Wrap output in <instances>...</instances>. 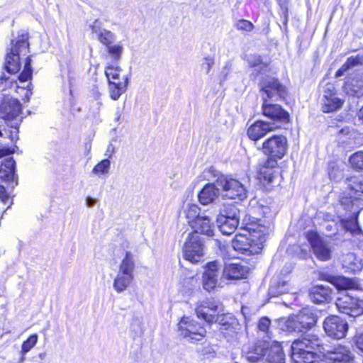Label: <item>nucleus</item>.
I'll return each mask as SVG.
<instances>
[{
	"label": "nucleus",
	"instance_id": "54",
	"mask_svg": "<svg viewBox=\"0 0 363 363\" xmlns=\"http://www.w3.org/2000/svg\"><path fill=\"white\" fill-rule=\"evenodd\" d=\"M90 29L91 33H95L96 35H98L100 32L105 30L102 28V22L99 19H96L93 22V23L90 26Z\"/></svg>",
	"mask_w": 363,
	"mask_h": 363
},
{
	"label": "nucleus",
	"instance_id": "33",
	"mask_svg": "<svg viewBox=\"0 0 363 363\" xmlns=\"http://www.w3.org/2000/svg\"><path fill=\"white\" fill-rule=\"evenodd\" d=\"M334 284L339 291L349 289H357L358 283L355 279H350L345 277H338L334 279Z\"/></svg>",
	"mask_w": 363,
	"mask_h": 363
},
{
	"label": "nucleus",
	"instance_id": "25",
	"mask_svg": "<svg viewBox=\"0 0 363 363\" xmlns=\"http://www.w3.org/2000/svg\"><path fill=\"white\" fill-rule=\"evenodd\" d=\"M216 183H208L200 191L199 199L201 204L207 205L213 202L219 195V189Z\"/></svg>",
	"mask_w": 363,
	"mask_h": 363
},
{
	"label": "nucleus",
	"instance_id": "34",
	"mask_svg": "<svg viewBox=\"0 0 363 363\" xmlns=\"http://www.w3.org/2000/svg\"><path fill=\"white\" fill-rule=\"evenodd\" d=\"M135 264L133 255L130 252H125L124 258L122 259L118 272L128 275H133Z\"/></svg>",
	"mask_w": 363,
	"mask_h": 363
},
{
	"label": "nucleus",
	"instance_id": "9",
	"mask_svg": "<svg viewBox=\"0 0 363 363\" xmlns=\"http://www.w3.org/2000/svg\"><path fill=\"white\" fill-rule=\"evenodd\" d=\"M222 264L218 261H212L206 264L202 277L203 287L207 291L213 290L216 286H221L224 279H221Z\"/></svg>",
	"mask_w": 363,
	"mask_h": 363
},
{
	"label": "nucleus",
	"instance_id": "39",
	"mask_svg": "<svg viewBox=\"0 0 363 363\" xmlns=\"http://www.w3.org/2000/svg\"><path fill=\"white\" fill-rule=\"evenodd\" d=\"M342 223L346 230L352 233H358L361 231L357 221V216L352 214L350 218L342 220Z\"/></svg>",
	"mask_w": 363,
	"mask_h": 363
},
{
	"label": "nucleus",
	"instance_id": "58",
	"mask_svg": "<svg viewBox=\"0 0 363 363\" xmlns=\"http://www.w3.org/2000/svg\"><path fill=\"white\" fill-rule=\"evenodd\" d=\"M9 200V197L6 194V189L3 186H0V201L6 203Z\"/></svg>",
	"mask_w": 363,
	"mask_h": 363
},
{
	"label": "nucleus",
	"instance_id": "21",
	"mask_svg": "<svg viewBox=\"0 0 363 363\" xmlns=\"http://www.w3.org/2000/svg\"><path fill=\"white\" fill-rule=\"evenodd\" d=\"M0 178L11 183L13 186L17 184L16 162L13 158H7L1 163L0 167Z\"/></svg>",
	"mask_w": 363,
	"mask_h": 363
},
{
	"label": "nucleus",
	"instance_id": "29",
	"mask_svg": "<svg viewBox=\"0 0 363 363\" xmlns=\"http://www.w3.org/2000/svg\"><path fill=\"white\" fill-rule=\"evenodd\" d=\"M339 202L347 211L352 214L358 216L359 213V207L357 204V198L353 199L350 194L342 193L339 196Z\"/></svg>",
	"mask_w": 363,
	"mask_h": 363
},
{
	"label": "nucleus",
	"instance_id": "35",
	"mask_svg": "<svg viewBox=\"0 0 363 363\" xmlns=\"http://www.w3.org/2000/svg\"><path fill=\"white\" fill-rule=\"evenodd\" d=\"M343 104V100L337 95L323 99L322 110L325 113L333 112L340 108Z\"/></svg>",
	"mask_w": 363,
	"mask_h": 363
},
{
	"label": "nucleus",
	"instance_id": "26",
	"mask_svg": "<svg viewBox=\"0 0 363 363\" xmlns=\"http://www.w3.org/2000/svg\"><path fill=\"white\" fill-rule=\"evenodd\" d=\"M331 292L328 286L318 285L310 290V297L313 302L321 303L330 299Z\"/></svg>",
	"mask_w": 363,
	"mask_h": 363
},
{
	"label": "nucleus",
	"instance_id": "51",
	"mask_svg": "<svg viewBox=\"0 0 363 363\" xmlns=\"http://www.w3.org/2000/svg\"><path fill=\"white\" fill-rule=\"evenodd\" d=\"M323 99L337 95L335 85L331 83H328V84H325V86L323 88Z\"/></svg>",
	"mask_w": 363,
	"mask_h": 363
},
{
	"label": "nucleus",
	"instance_id": "19",
	"mask_svg": "<svg viewBox=\"0 0 363 363\" xmlns=\"http://www.w3.org/2000/svg\"><path fill=\"white\" fill-rule=\"evenodd\" d=\"M231 246L235 251L242 254L251 255L257 252L253 240L247 235H236L232 240Z\"/></svg>",
	"mask_w": 363,
	"mask_h": 363
},
{
	"label": "nucleus",
	"instance_id": "55",
	"mask_svg": "<svg viewBox=\"0 0 363 363\" xmlns=\"http://www.w3.org/2000/svg\"><path fill=\"white\" fill-rule=\"evenodd\" d=\"M125 111V103L122 106H118L116 107L115 111V121L118 123H121L122 121V116Z\"/></svg>",
	"mask_w": 363,
	"mask_h": 363
},
{
	"label": "nucleus",
	"instance_id": "10",
	"mask_svg": "<svg viewBox=\"0 0 363 363\" xmlns=\"http://www.w3.org/2000/svg\"><path fill=\"white\" fill-rule=\"evenodd\" d=\"M184 257L191 263H197L203 256V243L200 235L189 234L184 246Z\"/></svg>",
	"mask_w": 363,
	"mask_h": 363
},
{
	"label": "nucleus",
	"instance_id": "16",
	"mask_svg": "<svg viewBox=\"0 0 363 363\" xmlns=\"http://www.w3.org/2000/svg\"><path fill=\"white\" fill-rule=\"evenodd\" d=\"M269 346V343L267 340H259L247 347L243 353L247 361L256 363L261 359H264Z\"/></svg>",
	"mask_w": 363,
	"mask_h": 363
},
{
	"label": "nucleus",
	"instance_id": "22",
	"mask_svg": "<svg viewBox=\"0 0 363 363\" xmlns=\"http://www.w3.org/2000/svg\"><path fill=\"white\" fill-rule=\"evenodd\" d=\"M194 233L192 234H203L208 237L213 235L214 224L212 220L208 216H202L197 218L192 224Z\"/></svg>",
	"mask_w": 363,
	"mask_h": 363
},
{
	"label": "nucleus",
	"instance_id": "4",
	"mask_svg": "<svg viewBox=\"0 0 363 363\" xmlns=\"http://www.w3.org/2000/svg\"><path fill=\"white\" fill-rule=\"evenodd\" d=\"M28 34L22 31L17 39L12 40L11 52L6 57L5 68L9 74H16L21 68L20 55H26L28 49Z\"/></svg>",
	"mask_w": 363,
	"mask_h": 363
},
{
	"label": "nucleus",
	"instance_id": "2",
	"mask_svg": "<svg viewBox=\"0 0 363 363\" xmlns=\"http://www.w3.org/2000/svg\"><path fill=\"white\" fill-rule=\"evenodd\" d=\"M291 359L294 363H320V356L323 355L324 344L314 333H305L293 341Z\"/></svg>",
	"mask_w": 363,
	"mask_h": 363
},
{
	"label": "nucleus",
	"instance_id": "13",
	"mask_svg": "<svg viewBox=\"0 0 363 363\" xmlns=\"http://www.w3.org/2000/svg\"><path fill=\"white\" fill-rule=\"evenodd\" d=\"M180 335L189 340H201L205 337L206 331L205 328L195 320L189 318H183L179 323Z\"/></svg>",
	"mask_w": 363,
	"mask_h": 363
},
{
	"label": "nucleus",
	"instance_id": "32",
	"mask_svg": "<svg viewBox=\"0 0 363 363\" xmlns=\"http://www.w3.org/2000/svg\"><path fill=\"white\" fill-rule=\"evenodd\" d=\"M359 65H363V53L348 57L346 62L337 71L336 76H342L349 69Z\"/></svg>",
	"mask_w": 363,
	"mask_h": 363
},
{
	"label": "nucleus",
	"instance_id": "6",
	"mask_svg": "<svg viewBox=\"0 0 363 363\" xmlns=\"http://www.w3.org/2000/svg\"><path fill=\"white\" fill-rule=\"evenodd\" d=\"M335 305L340 313L350 316L357 317L363 314V301L348 291H338Z\"/></svg>",
	"mask_w": 363,
	"mask_h": 363
},
{
	"label": "nucleus",
	"instance_id": "47",
	"mask_svg": "<svg viewBox=\"0 0 363 363\" xmlns=\"http://www.w3.org/2000/svg\"><path fill=\"white\" fill-rule=\"evenodd\" d=\"M349 186L354 196H360L359 193L363 194V180H351Z\"/></svg>",
	"mask_w": 363,
	"mask_h": 363
},
{
	"label": "nucleus",
	"instance_id": "30",
	"mask_svg": "<svg viewBox=\"0 0 363 363\" xmlns=\"http://www.w3.org/2000/svg\"><path fill=\"white\" fill-rule=\"evenodd\" d=\"M134 279V275H128L121 272L117 273L113 287L118 293H122L128 289Z\"/></svg>",
	"mask_w": 363,
	"mask_h": 363
},
{
	"label": "nucleus",
	"instance_id": "43",
	"mask_svg": "<svg viewBox=\"0 0 363 363\" xmlns=\"http://www.w3.org/2000/svg\"><path fill=\"white\" fill-rule=\"evenodd\" d=\"M107 52L116 62H118L121 58L123 47L120 44H111L107 47Z\"/></svg>",
	"mask_w": 363,
	"mask_h": 363
},
{
	"label": "nucleus",
	"instance_id": "23",
	"mask_svg": "<svg viewBox=\"0 0 363 363\" xmlns=\"http://www.w3.org/2000/svg\"><path fill=\"white\" fill-rule=\"evenodd\" d=\"M342 267L346 271L357 272L363 268V259L357 257L353 252H348L342 255L340 258Z\"/></svg>",
	"mask_w": 363,
	"mask_h": 363
},
{
	"label": "nucleus",
	"instance_id": "46",
	"mask_svg": "<svg viewBox=\"0 0 363 363\" xmlns=\"http://www.w3.org/2000/svg\"><path fill=\"white\" fill-rule=\"evenodd\" d=\"M350 162L353 168L363 169V152H357L350 156Z\"/></svg>",
	"mask_w": 363,
	"mask_h": 363
},
{
	"label": "nucleus",
	"instance_id": "36",
	"mask_svg": "<svg viewBox=\"0 0 363 363\" xmlns=\"http://www.w3.org/2000/svg\"><path fill=\"white\" fill-rule=\"evenodd\" d=\"M240 210L235 204L228 203L223 206L218 216H223L226 219H235L238 222L240 220Z\"/></svg>",
	"mask_w": 363,
	"mask_h": 363
},
{
	"label": "nucleus",
	"instance_id": "11",
	"mask_svg": "<svg viewBox=\"0 0 363 363\" xmlns=\"http://www.w3.org/2000/svg\"><path fill=\"white\" fill-rule=\"evenodd\" d=\"M323 329L328 336L340 340L346 336L348 324L345 320L339 316L330 315L323 322Z\"/></svg>",
	"mask_w": 363,
	"mask_h": 363
},
{
	"label": "nucleus",
	"instance_id": "53",
	"mask_svg": "<svg viewBox=\"0 0 363 363\" xmlns=\"http://www.w3.org/2000/svg\"><path fill=\"white\" fill-rule=\"evenodd\" d=\"M214 64V60L213 57H207L203 59L201 64V67L206 74H208Z\"/></svg>",
	"mask_w": 363,
	"mask_h": 363
},
{
	"label": "nucleus",
	"instance_id": "28",
	"mask_svg": "<svg viewBox=\"0 0 363 363\" xmlns=\"http://www.w3.org/2000/svg\"><path fill=\"white\" fill-rule=\"evenodd\" d=\"M248 62L251 67L254 69L251 73V79L256 80L258 75L265 74L269 72L268 65L262 62L260 56H251L248 58Z\"/></svg>",
	"mask_w": 363,
	"mask_h": 363
},
{
	"label": "nucleus",
	"instance_id": "63",
	"mask_svg": "<svg viewBox=\"0 0 363 363\" xmlns=\"http://www.w3.org/2000/svg\"><path fill=\"white\" fill-rule=\"evenodd\" d=\"M357 115H358L359 120H361L363 123V106L359 109Z\"/></svg>",
	"mask_w": 363,
	"mask_h": 363
},
{
	"label": "nucleus",
	"instance_id": "42",
	"mask_svg": "<svg viewBox=\"0 0 363 363\" xmlns=\"http://www.w3.org/2000/svg\"><path fill=\"white\" fill-rule=\"evenodd\" d=\"M115 38V34L106 29L104 31L100 32L97 35L98 40L103 45H106V48L113 43Z\"/></svg>",
	"mask_w": 363,
	"mask_h": 363
},
{
	"label": "nucleus",
	"instance_id": "44",
	"mask_svg": "<svg viewBox=\"0 0 363 363\" xmlns=\"http://www.w3.org/2000/svg\"><path fill=\"white\" fill-rule=\"evenodd\" d=\"M31 59L27 57L23 72L18 76V79L21 82H26L32 77Z\"/></svg>",
	"mask_w": 363,
	"mask_h": 363
},
{
	"label": "nucleus",
	"instance_id": "1",
	"mask_svg": "<svg viewBox=\"0 0 363 363\" xmlns=\"http://www.w3.org/2000/svg\"><path fill=\"white\" fill-rule=\"evenodd\" d=\"M261 91L262 92L263 114L274 121H287L289 113L278 104H267V99L284 98L286 95V89L278 79L266 77L260 82Z\"/></svg>",
	"mask_w": 363,
	"mask_h": 363
},
{
	"label": "nucleus",
	"instance_id": "18",
	"mask_svg": "<svg viewBox=\"0 0 363 363\" xmlns=\"http://www.w3.org/2000/svg\"><path fill=\"white\" fill-rule=\"evenodd\" d=\"M21 111L19 101L13 98H4L0 105V116L5 120H11L17 117Z\"/></svg>",
	"mask_w": 363,
	"mask_h": 363
},
{
	"label": "nucleus",
	"instance_id": "15",
	"mask_svg": "<svg viewBox=\"0 0 363 363\" xmlns=\"http://www.w3.org/2000/svg\"><path fill=\"white\" fill-rule=\"evenodd\" d=\"M223 312V305L216 301H207L199 306L196 313L198 318L203 319L207 323H213L217 315Z\"/></svg>",
	"mask_w": 363,
	"mask_h": 363
},
{
	"label": "nucleus",
	"instance_id": "45",
	"mask_svg": "<svg viewBox=\"0 0 363 363\" xmlns=\"http://www.w3.org/2000/svg\"><path fill=\"white\" fill-rule=\"evenodd\" d=\"M270 325L271 321L267 317L261 318L257 324L258 331L266 334L267 337L269 339L271 338V332L269 331Z\"/></svg>",
	"mask_w": 363,
	"mask_h": 363
},
{
	"label": "nucleus",
	"instance_id": "62",
	"mask_svg": "<svg viewBox=\"0 0 363 363\" xmlns=\"http://www.w3.org/2000/svg\"><path fill=\"white\" fill-rule=\"evenodd\" d=\"M350 86H352V84H348L347 83L346 84V89L348 90L350 87ZM347 92L349 93V91H347ZM350 94H353V95H356V96H358L359 94V92L358 90H356V89H351L350 92Z\"/></svg>",
	"mask_w": 363,
	"mask_h": 363
},
{
	"label": "nucleus",
	"instance_id": "8",
	"mask_svg": "<svg viewBox=\"0 0 363 363\" xmlns=\"http://www.w3.org/2000/svg\"><path fill=\"white\" fill-rule=\"evenodd\" d=\"M323 357L326 363H355V356L347 347L337 345L330 347L324 345Z\"/></svg>",
	"mask_w": 363,
	"mask_h": 363
},
{
	"label": "nucleus",
	"instance_id": "48",
	"mask_svg": "<svg viewBox=\"0 0 363 363\" xmlns=\"http://www.w3.org/2000/svg\"><path fill=\"white\" fill-rule=\"evenodd\" d=\"M233 318L230 314L225 315L223 313L215 318L214 322H218L220 325L225 327V329L233 323Z\"/></svg>",
	"mask_w": 363,
	"mask_h": 363
},
{
	"label": "nucleus",
	"instance_id": "38",
	"mask_svg": "<svg viewBox=\"0 0 363 363\" xmlns=\"http://www.w3.org/2000/svg\"><path fill=\"white\" fill-rule=\"evenodd\" d=\"M38 335L33 334V335H30L27 339V340L23 342V343L22 344L21 351V357L19 361L21 363H23V361L25 360L26 354L28 353L36 345V343L38 342Z\"/></svg>",
	"mask_w": 363,
	"mask_h": 363
},
{
	"label": "nucleus",
	"instance_id": "52",
	"mask_svg": "<svg viewBox=\"0 0 363 363\" xmlns=\"http://www.w3.org/2000/svg\"><path fill=\"white\" fill-rule=\"evenodd\" d=\"M275 157H269L260 168L277 169V160Z\"/></svg>",
	"mask_w": 363,
	"mask_h": 363
},
{
	"label": "nucleus",
	"instance_id": "12",
	"mask_svg": "<svg viewBox=\"0 0 363 363\" xmlns=\"http://www.w3.org/2000/svg\"><path fill=\"white\" fill-rule=\"evenodd\" d=\"M307 239L311 245L315 257L321 261H328L331 259L333 250L330 244L321 238L316 233L309 232Z\"/></svg>",
	"mask_w": 363,
	"mask_h": 363
},
{
	"label": "nucleus",
	"instance_id": "17",
	"mask_svg": "<svg viewBox=\"0 0 363 363\" xmlns=\"http://www.w3.org/2000/svg\"><path fill=\"white\" fill-rule=\"evenodd\" d=\"M221 279L231 281L245 279L249 273V267L240 264H225L222 267Z\"/></svg>",
	"mask_w": 363,
	"mask_h": 363
},
{
	"label": "nucleus",
	"instance_id": "40",
	"mask_svg": "<svg viewBox=\"0 0 363 363\" xmlns=\"http://www.w3.org/2000/svg\"><path fill=\"white\" fill-rule=\"evenodd\" d=\"M186 216L189 220V223H194V221L201 218L202 216L200 215V208L199 207L194 203H189L187 206L186 209L185 210Z\"/></svg>",
	"mask_w": 363,
	"mask_h": 363
},
{
	"label": "nucleus",
	"instance_id": "31",
	"mask_svg": "<svg viewBox=\"0 0 363 363\" xmlns=\"http://www.w3.org/2000/svg\"><path fill=\"white\" fill-rule=\"evenodd\" d=\"M217 225L220 231L223 235H230L237 229L239 222L235 219H226L223 216L217 217Z\"/></svg>",
	"mask_w": 363,
	"mask_h": 363
},
{
	"label": "nucleus",
	"instance_id": "57",
	"mask_svg": "<svg viewBox=\"0 0 363 363\" xmlns=\"http://www.w3.org/2000/svg\"><path fill=\"white\" fill-rule=\"evenodd\" d=\"M116 152V147L112 143H109L107 146L106 150L105 152V155L108 158H111L113 154Z\"/></svg>",
	"mask_w": 363,
	"mask_h": 363
},
{
	"label": "nucleus",
	"instance_id": "50",
	"mask_svg": "<svg viewBox=\"0 0 363 363\" xmlns=\"http://www.w3.org/2000/svg\"><path fill=\"white\" fill-rule=\"evenodd\" d=\"M13 80L10 76L2 72L0 75V91H4L10 87Z\"/></svg>",
	"mask_w": 363,
	"mask_h": 363
},
{
	"label": "nucleus",
	"instance_id": "49",
	"mask_svg": "<svg viewBox=\"0 0 363 363\" xmlns=\"http://www.w3.org/2000/svg\"><path fill=\"white\" fill-rule=\"evenodd\" d=\"M235 26L238 30H244L247 32H250L254 28V25L250 21L245 19L238 20L235 23Z\"/></svg>",
	"mask_w": 363,
	"mask_h": 363
},
{
	"label": "nucleus",
	"instance_id": "56",
	"mask_svg": "<svg viewBox=\"0 0 363 363\" xmlns=\"http://www.w3.org/2000/svg\"><path fill=\"white\" fill-rule=\"evenodd\" d=\"M279 2V4L283 11L286 19L287 18L288 16V5L290 0H277Z\"/></svg>",
	"mask_w": 363,
	"mask_h": 363
},
{
	"label": "nucleus",
	"instance_id": "64",
	"mask_svg": "<svg viewBox=\"0 0 363 363\" xmlns=\"http://www.w3.org/2000/svg\"><path fill=\"white\" fill-rule=\"evenodd\" d=\"M9 153V150H0V158Z\"/></svg>",
	"mask_w": 363,
	"mask_h": 363
},
{
	"label": "nucleus",
	"instance_id": "59",
	"mask_svg": "<svg viewBox=\"0 0 363 363\" xmlns=\"http://www.w3.org/2000/svg\"><path fill=\"white\" fill-rule=\"evenodd\" d=\"M356 345L359 350L363 351V333L356 337Z\"/></svg>",
	"mask_w": 363,
	"mask_h": 363
},
{
	"label": "nucleus",
	"instance_id": "24",
	"mask_svg": "<svg viewBox=\"0 0 363 363\" xmlns=\"http://www.w3.org/2000/svg\"><path fill=\"white\" fill-rule=\"evenodd\" d=\"M263 363H285V354L279 342H274L269 345Z\"/></svg>",
	"mask_w": 363,
	"mask_h": 363
},
{
	"label": "nucleus",
	"instance_id": "27",
	"mask_svg": "<svg viewBox=\"0 0 363 363\" xmlns=\"http://www.w3.org/2000/svg\"><path fill=\"white\" fill-rule=\"evenodd\" d=\"M259 179L264 184L274 186L280 182V174L278 169L260 168Z\"/></svg>",
	"mask_w": 363,
	"mask_h": 363
},
{
	"label": "nucleus",
	"instance_id": "20",
	"mask_svg": "<svg viewBox=\"0 0 363 363\" xmlns=\"http://www.w3.org/2000/svg\"><path fill=\"white\" fill-rule=\"evenodd\" d=\"M277 128V126L274 123L258 121L249 127L247 135L251 140L256 141Z\"/></svg>",
	"mask_w": 363,
	"mask_h": 363
},
{
	"label": "nucleus",
	"instance_id": "37",
	"mask_svg": "<svg viewBox=\"0 0 363 363\" xmlns=\"http://www.w3.org/2000/svg\"><path fill=\"white\" fill-rule=\"evenodd\" d=\"M289 291V284L284 281L272 283L269 288V295L272 297H277Z\"/></svg>",
	"mask_w": 363,
	"mask_h": 363
},
{
	"label": "nucleus",
	"instance_id": "41",
	"mask_svg": "<svg viewBox=\"0 0 363 363\" xmlns=\"http://www.w3.org/2000/svg\"><path fill=\"white\" fill-rule=\"evenodd\" d=\"M110 168L111 162L109 159L106 158L102 160L94 166L92 169V173L98 176L106 174L109 172Z\"/></svg>",
	"mask_w": 363,
	"mask_h": 363
},
{
	"label": "nucleus",
	"instance_id": "5",
	"mask_svg": "<svg viewBox=\"0 0 363 363\" xmlns=\"http://www.w3.org/2000/svg\"><path fill=\"white\" fill-rule=\"evenodd\" d=\"M122 69L118 65H109L105 68L108 82V91L111 99L116 101L124 94L129 84L128 75H121Z\"/></svg>",
	"mask_w": 363,
	"mask_h": 363
},
{
	"label": "nucleus",
	"instance_id": "3",
	"mask_svg": "<svg viewBox=\"0 0 363 363\" xmlns=\"http://www.w3.org/2000/svg\"><path fill=\"white\" fill-rule=\"evenodd\" d=\"M318 317L315 310L309 308H304L296 314L289 317L285 320L283 330L288 333H308L306 331L313 328Z\"/></svg>",
	"mask_w": 363,
	"mask_h": 363
},
{
	"label": "nucleus",
	"instance_id": "61",
	"mask_svg": "<svg viewBox=\"0 0 363 363\" xmlns=\"http://www.w3.org/2000/svg\"><path fill=\"white\" fill-rule=\"evenodd\" d=\"M96 199L91 197H87L86 199V204L89 207H92L96 203Z\"/></svg>",
	"mask_w": 363,
	"mask_h": 363
},
{
	"label": "nucleus",
	"instance_id": "60",
	"mask_svg": "<svg viewBox=\"0 0 363 363\" xmlns=\"http://www.w3.org/2000/svg\"><path fill=\"white\" fill-rule=\"evenodd\" d=\"M169 177L172 181L177 182L179 179V174L177 172L173 171V172L169 173Z\"/></svg>",
	"mask_w": 363,
	"mask_h": 363
},
{
	"label": "nucleus",
	"instance_id": "14",
	"mask_svg": "<svg viewBox=\"0 0 363 363\" xmlns=\"http://www.w3.org/2000/svg\"><path fill=\"white\" fill-rule=\"evenodd\" d=\"M287 140L282 135H274L266 140L262 144L263 152L277 158H282L286 152Z\"/></svg>",
	"mask_w": 363,
	"mask_h": 363
},
{
	"label": "nucleus",
	"instance_id": "7",
	"mask_svg": "<svg viewBox=\"0 0 363 363\" xmlns=\"http://www.w3.org/2000/svg\"><path fill=\"white\" fill-rule=\"evenodd\" d=\"M216 185L223 189V196L228 199L243 200L247 197L245 187L237 179L223 174L218 175Z\"/></svg>",
	"mask_w": 363,
	"mask_h": 363
}]
</instances>
